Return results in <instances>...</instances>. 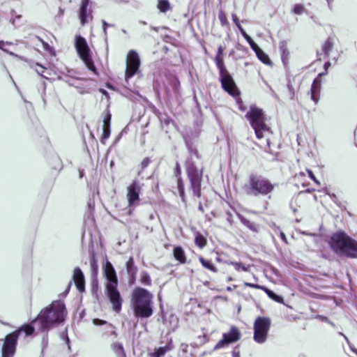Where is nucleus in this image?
Segmentation results:
<instances>
[{
	"label": "nucleus",
	"instance_id": "obj_6",
	"mask_svg": "<svg viewBox=\"0 0 357 357\" xmlns=\"http://www.w3.org/2000/svg\"><path fill=\"white\" fill-rule=\"evenodd\" d=\"M223 51L224 48L220 45L218 48L217 54L215 57V64L219 70V79L222 89L230 96L236 97L239 96L240 91L238 89L232 76L225 66L223 61Z\"/></svg>",
	"mask_w": 357,
	"mask_h": 357
},
{
	"label": "nucleus",
	"instance_id": "obj_41",
	"mask_svg": "<svg viewBox=\"0 0 357 357\" xmlns=\"http://www.w3.org/2000/svg\"><path fill=\"white\" fill-rule=\"evenodd\" d=\"M316 319H320L321 321L323 322H325V323H327L328 324H330L331 326H333V328H335V324L331 321L326 316H324V315H317L316 317Z\"/></svg>",
	"mask_w": 357,
	"mask_h": 357
},
{
	"label": "nucleus",
	"instance_id": "obj_1",
	"mask_svg": "<svg viewBox=\"0 0 357 357\" xmlns=\"http://www.w3.org/2000/svg\"><path fill=\"white\" fill-rule=\"evenodd\" d=\"M67 312L65 303L57 300L43 308L33 322H37L38 331H49L65 321Z\"/></svg>",
	"mask_w": 357,
	"mask_h": 357
},
{
	"label": "nucleus",
	"instance_id": "obj_5",
	"mask_svg": "<svg viewBox=\"0 0 357 357\" xmlns=\"http://www.w3.org/2000/svg\"><path fill=\"white\" fill-rule=\"evenodd\" d=\"M275 185L268 178L257 173H251L248 183L245 185V190L250 196L270 197L269 195L273 192Z\"/></svg>",
	"mask_w": 357,
	"mask_h": 357
},
{
	"label": "nucleus",
	"instance_id": "obj_17",
	"mask_svg": "<svg viewBox=\"0 0 357 357\" xmlns=\"http://www.w3.org/2000/svg\"><path fill=\"white\" fill-rule=\"evenodd\" d=\"M73 280L79 292H83L85 289L84 275L80 268L76 267L74 269Z\"/></svg>",
	"mask_w": 357,
	"mask_h": 357
},
{
	"label": "nucleus",
	"instance_id": "obj_29",
	"mask_svg": "<svg viewBox=\"0 0 357 357\" xmlns=\"http://www.w3.org/2000/svg\"><path fill=\"white\" fill-rule=\"evenodd\" d=\"M334 45L333 40L331 38H327L322 47V51L325 56L328 57L331 51L333 50Z\"/></svg>",
	"mask_w": 357,
	"mask_h": 357
},
{
	"label": "nucleus",
	"instance_id": "obj_50",
	"mask_svg": "<svg viewBox=\"0 0 357 357\" xmlns=\"http://www.w3.org/2000/svg\"><path fill=\"white\" fill-rule=\"evenodd\" d=\"M227 264L233 265L234 266V268L236 271H239L240 268H241V262H236V261H229V262H227Z\"/></svg>",
	"mask_w": 357,
	"mask_h": 357
},
{
	"label": "nucleus",
	"instance_id": "obj_48",
	"mask_svg": "<svg viewBox=\"0 0 357 357\" xmlns=\"http://www.w3.org/2000/svg\"><path fill=\"white\" fill-rule=\"evenodd\" d=\"M150 162H151L150 158H145L141 162L142 169H145L146 167H147L149 166V165L150 164Z\"/></svg>",
	"mask_w": 357,
	"mask_h": 357
},
{
	"label": "nucleus",
	"instance_id": "obj_10",
	"mask_svg": "<svg viewBox=\"0 0 357 357\" xmlns=\"http://www.w3.org/2000/svg\"><path fill=\"white\" fill-rule=\"evenodd\" d=\"M140 59L135 50H130L127 55L126 69L125 79L128 82V79L132 77L139 70L140 66Z\"/></svg>",
	"mask_w": 357,
	"mask_h": 357
},
{
	"label": "nucleus",
	"instance_id": "obj_62",
	"mask_svg": "<svg viewBox=\"0 0 357 357\" xmlns=\"http://www.w3.org/2000/svg\"><path fill=\"white\" fill-rule=\"evenodd\" d=\"M36 72H37V73H38V75H40L41 77H44V78H46V79L47 78V77L43 74L44 70H43L42 72H40L38 70H36Z\"/></svg>",
	"mask_w": 357,
	"mask_h": 357
},
{
	"label": "nucleus",
	"instance_id": "obj_4",
	"mask_svg": "<svg viewBox=\"0 0 357 357\" xmlns=\"http://www.w3.org/2000/svg\"><path fill=\"white\" fill-rule=\"evenodd\" d=\"M104 275L107 280L106 294L112 305V310L119 313L122 308L123 298L118 290V279L114 266L107 261L103 267Z\"/></svg>",
	"mask_w": 357,
	"mask_h": 357
},
{
	"label": "nucleus",
	"instance_id": "obj_33",
	"mask_svg": "<svg viewBox=\"0 0 357 357\" xmlns=\"http://www.w3.org/2000/svg\"><path fill=\"white\" fill-rule=\"evenodd\" d=\"M140 281L144 285L150 286L151 284V277L146 271H142L141 273Z\"/></svg>",
	"mask_w": 357,
	"mask_h": 357
},
{
	"label": "nucleus",
	"instance_id": "obj_18",
	"mask_svg": "<svg viewBox=\"0 0 357 357\" xmlns=\"http://www.w3.org/2000/svg\"><path fill=\"white\" fill-rule=\"evenodd\" d=\"M174 349V344L172 340H170L165 346L156 347L153 351L149 353V357H163L165 354Z\"/></svg>",
	"mask_w": 357,
	"mask_h": 357
},
{
	"label": "nucleus",
	"instance_id": "obj_27",
	"mask_svg": "<svg viewBox=\"0 0 357 357\" xmlns=\"http://www.w3.org/2000/svg\"><path fill=\"white\" fill-rule=\"evenodd\" d=\"M238 218L241 221V222L245 225L246 227H248L250 230L257 232L258 231V227L257 225L253 222L245 218L242 215H238Z\"/></svg>",
	"mask_w": 357,
	"mask_h": 357
},
{
	"label": "nucleus",
	"instance_id": "obj_23",
	"mask_svg": "<svg viewBox=\"0 0 357 357\" xmlns=\"http://www.w3.org/2000/svg\"><path fill=\"white\" fill-rule=\"evenodd\" d=\"M279 50L280 52L281 59L282 61V63L285 65L286 63L288 61L289 56V52L287 48V44L285 40L280 42Z\"/></svg>",
	"mask_w": 357,
	"mask_h": 357
},
{
	"label": "nucleus",
	"instance_id": "obj_21",
	"mask_svg": "<svg viewBox=\"0 0 357 357\" xmlns=\"http://www.w3.org/2000/svg\"><path fill=\"white\" fill-rule=\"evenodd\" d=\"M321 89V81L318 77L315 78L311 86V99L317 104L319 100Z\"/></svg>",
	"mask_w": 357,
	"mask_h": 357
},
{
	"label": "nucleus",
	"instance_id": "obj_3",
	"mask_svg": "<svg viewBox=\"0 0 357 357\" xmlns=\"http://www.w3.org/2000/svg\"><path fill=\"white\" fill-rule=\"evenodd\" d=\"M329 245L334 253L349 258H357V241L344 231L339 230L331 236Z\"/></svg>",
	"mask_w": 357,
	"mask_h": 357
},
{
	"label": "nucleus",
	"instance_id": "obj_58",
	"mask_svg": "<svg viewBox=\"0 0 357 357\" xmlns=\"http://www.w3.org/2000/svg\"><path fill=\"white\" fill-rule=\"evenodd\" d=\"M232 357H240V352H239V351L234 350L232 351Z\"/></svg>",
	"mask_w": 357,
	"mask_h": 357
},
{
	"label": "nucleus",
	"instance_id": "obj_46",
	"mask_svg": "<svg viewBox=\"0 0 357 357\" xmlns=\"http://www.w3.org/2000/svg\"><path fill=\"white\" fill-rule=\"evenodd\" d=\"M172 87L174 89V91H178V87L180 86V82H179L178 79L177 78H174L172 80Z\"/></svg>",
	"mask_w": 357,
	"mask_h": 357
},
{
	"label": "nucleus",
	"instance_id": "obj_42",
	"mask_svg": "<svg viewBox=\"0 0 357 357\" xmlns=\"http://www.w3.org/2000/svg\"><path fill=\"white\" fill-rule=\"evenodd\" d=\"M243 38L248 43L251 49L252 50H255V48H257L258 45L252 40V38L248 34H246L245 37H243Z\"/></svg>",
	"mask_w": 357,
	"mask_h": 357
},
{
	"label": "nucleus",
	"instance_id": "obj_36",
	"mask_svg": "<svg viewBox=\"0 0 357 357\" xmlns=\"http://www.w3.org/2000/svg\"><path fill=\"white\" fill-rule=\"evenodd\" d=\"M93 324L96 326L107 325V328H114V326L112 324L107 323V321L96 318L93 320Z\"/></svg>",
	"mask_w": 357,
	"mask_h": 357
},
{
	"label": "nucleus",
	"instance_id": "obj_54",
	"mask_svg": "<svg viewBox=\"0 0 357 357\" xmlns=\"http://www.w3.org/2000/svg\"><path fill=\"white\" fill-rule=\"evenodd\" d=\"M38 38V40L43 43V45L44 47V48L45 50L48 49L50 47V45L47 43V42H45L43 39H41L40 37H37Z\"/></svg>",
	"mask_w": 357,
	"mask_h": 357
},
{
	"label": "nucleus",
	"instance_id": "obj_8",
	"mask_svg": "<svg viewBox=\"0 0 357 357\" xmlns=\"http://www.w3.org/2000/svg\"><path fill=\"white\" fill-rule=\"evenodd\" d=\"M186 174L190 183V188L192 191L193 196L201 197L202 169H199L194 162L188 161L186 162Z\"/></svg>",
	"mask_w": 357,
	"mask_h": 357
},
{
	"label": "nucleus",
	"instance_id": "obj_16",
	"mask_svg": "<svg viewBox=\"0 0 357 357\" xmlns=\"http://www.w3.org/2000/svg\"><path fill=\"white\" fill-rule=\"evenodd\" d=\"M126 271L128 275V283L130 285L135 284L138 268L135 264L133 257H130L126 264Z\"/></svg>",
	"mask_w": 357,
	"mask_h": 357
},
{
	"label": "nucleus",
	"instance_id": "obj_64",
	"mask_svg": "<svg viewBox=\"0 0 357 357\" xmlns=\"http://www.w3.org/2000/svg\"><path fill=\"white\" fill-rule=\"evenodd\" d=\"M239 31L243 37H245V35L248 34L243 28L242 29L239 30Z\"/></svg>",
	"mask_w": 357,
	"mask_h": 357
},
{
	"label": "nucleus",
	"instance_id": "obj_56",
	"mask_svg": "<svg viewBox=\"0 0 357 357\" xmlns=\"http://www.w3.org/2000/svg\"><path fill=\"white\" fill-rule=\"evenodd\" d=\"M102 26H105V27H106L107 29L108 27H112V26H114V24H109V23H107V22L105 20H102Z\"/></svg>",
	"mask_w": 357,
	"mask_h": 357
},
{
	"label": "nucleus",
	"instance_id": "obj_12",
	"mask_svg": "<svg viewBox=\"0 0 357 357\" xmlns=\"http://www.w3.org/2000/svg\"><path fill=\"white\" fill-rule=\"evenodd\" d=\"M241 333L237 327H231L228 333L222 334V338L215 345L214 350L227 347L230 344L237 342L241 338Z\"/></svg>",
	"mask_w": 357,
	"mask_h": 357
},
{
	"label": "nucleus",
	"instance_id": "obj_2",
	"mask_svg": "<svg viewBox=\"0 0 357 357\" xmlns=\"http://www.w3.org/2000/svg\"><path fill=\"white\" fill-rule=\"evenodd\" d=\"M153 296L147 289L137 287L132 292L130 306L137 319H148L153 314Z\"/></svg>",
	"mask_w": 357,
	"mask_h": 357
},
{
	"label": "nucleus",
	"instance_id": "obj_57",
	"mask_svg": "<svg viewBox=\"0 0 357 357\" xmlns=\"http://www.w3.org/2000/svg\"><path fill=\"white\" fill-rule=\"evenodd\" d=\"M115 328H116L115 327H114V328H111L112 330L110 331V335H112L114 338L118 337V333L116 331Z\"/></svg>",
	"mask_w": 357,
	"mask_h": 357
},
{
	"label": "nucleus",
	"instance_id": "obj_32",
	"mask_svg": "<svg viewBox=\"0 0 357 357\" xmlns=\"http://www.w3.org/2000/svg\"><path fill=\"white\" fill-rule=\"evenodd\" d=\"M195 243L199 248H203L206 244V239L201 234H197L195 238Z\"/></svg>",
	"mask_w": 357,
	"mask_h": 357
},
{
	"label": "nucleus",
	"instance_id": "obj_45",
	"mask_svg": "<svg viewBox=\"0 0 357 357\" xmlns=\"http://www.w3.org/2000/svg\"><path fill=\"white\" fill-rule=\"evenodd\" d=\"M244 285L246 287L253 288V289H261V290H264V287H265V286H262V285H260L258 284L250 283V282H245Z\"/></svg>",
	"mask_w": 357,
	"mask_h": 357
},
{
	"label": "nucleus",
	"instance_id": "obj_49",
	"mask_svg": "<svg viewBox=\"0 0 357 357\" xmlns=\"http://www.w3.org/2000/svg\"><path fill=\"white\" fill-rule=\"evenodd\" d=\"M309 177L317 184L319 185V181L316 178L315 176L314 175L312 171L307 169V170Z\"/></svg>",
	"mask_w": 357,
	"mask_h": 357
},
{
	"label": "nucleus",
	"instance_id": "obj_51",
	"mask_svg": "<svg viewBox=\"0 0 357 357\" xmlns=\"http://www.w3.org/2000/svg\"><path fill=\"white\" fill-rule=\"evenodd\" d=\"M338 334L344 337V338L345 339L347 343L348 344L350 349L353 351V349H354L355 347L351 344V343H350L349 339L347 338V337L345 335H344L342 333H341V332H340Z\"/></svg>",
	"mask_w": 357,
	"mask_h": 357
},
{
	"label": "nucleus",
	"instance_id": "obj_39",
	"mask_svg": "<svg viewBox=\"0 0 357 357\" xmlns=\"http://www.w3.org/2000/svg\"><path fill=\"white\" fill-rule=\"evenodd\" d=\"M40 332L43 333L42 340H41V345H42L43 350L48 345V331H40Z\"/></svg>",
	"mask_w": 357,
	"mask_h": 357
},
{
	"label": "nucleus",
	"instance_id": "obj_38",
	"mask_svg": "<svg viewBox=\"0 0 357 357\" xmlns=\"http://www.w3.org/2000/svg\"><path fill=\"white\" fill-rule=\"evenodd\" d=\"M187 149L191 155V156L195 155L196 158H199V153L196 149H194L192 145L189 144L188 142H185Z\"/></svg>",
	"mask_w": 357,
	"mask_h": 357
},
{
	"label": "nucleus",
	"instance_id": "obj_31",
	"mask_svg": "<svg viewBox=\"0 0 357 357\" xmlns=\"http://www.w3.org/2000/svg\"><path fill=\"white\" fill-rule=\"evenodd\" d=\"M199 260L204 268L214 273H216L218 271V269L216 268L215 265L210 260L206 259L202 257H200Z\"/></svg>",
	"mask_w": 357,
	"mask_h": 357
},
{
	"label": "nucleus",
	"instance_id": "obj_61",
	"mask_svg": "<svg viewBox=\"0 0 357 357\" xmlns=\"http://www.w3.org/2000/svg\"><path fill=\"white\" fill-rule=\"evenodd\" d=\"M198 210L201 212V213H204V208L202 206V204L201 202L199 203V205H198Z\"/></svg>",
	"mask_w": 357,
	"mask_h": 357
},
{
	"label": "nucleus",
	"instance_id": "obj_15",
	"mask_svg": "<svg viewBox=\"0 0 357 357\" xmlns=\"http://www.w3.org/2000/svg\"><path fill=\"white\" fill-rule=\"evenodd\" d=\"M174 176L176 178L177 189L181 201L186 203V196L185 192L184 182L181 177V168L180 164L176 162L174 167Z\"/></svg>",
	"mask_w": 357,
	"mask_h": 357
},
{
	"label": "nucleus",
	"instance_id": "obj_60",
	"mask_svg": "<svg viewBox=\"0 0 357 357\" xmlns=\"http://www.w3.org/2000/svg\"><path fill=\"white\" fill-rule=\"evenodd\" d=\"M280 238H281V239H282V241H284L287 242V238H286V236H285L284 233V232H282V231H281V232H280Z\"/></svg>",
	"mask_w": 357,
	"mask_h": 357
},
{
	"label": "nucleus",
	"instance_id": "obj_34",
	"mask_svg": "<svg viewBox=\"0 0 357 357\" xmlns=\"http://www.w3.org/2000/svg\"><path fill=\"white\" fill-rule=\"evenodd\" d=\"M218 18L222 26H228L229 25L227 15L222 10H219Z\"/></svg>",
	"mask_w": 357,
	"mask_h": 357
},
{
	"label": "nucleus",
	"instance_id": "obj_7",
	"mask_svg": "<svg viewBox=\"0 0 357 357\" xmlns=\"http://www.w3.org/2000/svg\"><path fill=\"white\" fill-rule=\"evenodd\" d=\"M245 118L254 129L257 138L261 139L264 132H270L271 129L265 123L266 117L261 109L251 105L250 110L245 114Z\"/></svg>",
	"mask_w": 357,
	"mask_h": 357
},
{
	"label": "nucleus",
	"instance_id": "obj_40",
	"mask_svg": "<svg viewBox=\"0 0 357 357\" xmlns=\"http://www.w3.org/2000/svg\"><path fill=\"white\" fill-rule=\"evenodd\" d=\"M305 11V8L302 4H295L293 8V12L296 15H301Z\"/></svg>",
	"mask_w": 357,
	"mask_h": 357
},
{
	"label": "nucleus",
	"instance_id": "obj_24",
	"mask_svg": "<svg viewBox=\"0 0 357 357\" xmlns=\"http://www.w3.org/2000/svg\"><path fill=\"white\" fill-rule=\"evenodd\" d=\"M90 268H91V277L93 280H96V281L93 280V282H96V286L98 285V282L96 280L98 272V261L94 255V254L92 255L91 259H90Z\"/></svg>",
	"mask_w": 357,
	"mask_h": 357
},
{
	"label": "nucleus",
	"instance_id": "obj_52",
	"mask_svg": "<svg viewBox=\"0 0 357 357\" xmlns=\"http://www.w3.org/2000/svg\"><path fill=\"white\" fill-rule=\"evenodd\" d=\"M330 66H331V62H330V61H327V62H326V63H324V68H325V70H326V73H319L318 76H319V77H320V76H322V75H324L326 74V73H327V69H328Z\"/></svg>",
	"mask_w": 357,
	"mask_h": 357
},
{
	"label": "nucleus",
	"instance_id": "obj_25",
	"mask_svg": "<svg viewBox=\"0 0 357 357\" xmlns=\"http://www.w3.org/2000/svg\"><path fill=\"white\" fill-rule=\"evenodd\" d=\"M173 254L174 258L178 261L181 264H185L186 261V257L185 252L182 247L176 246L173 250Z\"/></svg>",
	"mask_w": 357,
	"mask_h": 357
},
{
	"label": "nucleus",
	"instance_id": "obj_30",
	"mask_svg": "<svg viewBox=\"0 0 357 357\" xmlns=\"http://www.w3.org/2000/svg\"><path fill=\"white\" fill-rule=\"evenodd\" d=\"M157 8L161 13H166L171 9L169 0H158Z\"/></svg>",
	"mask_w": 357,
	"mask_h": 357
},
{
	"label": "nucleus",
	"instance_id": "obj_14",
	"mask_svg": "<svg viewBox=\"0 0 357 357\" xmlns=\"http://www.w3.org/2000/svg\"><path fill=\"white\" fill-rule=\"evenodd\" d=\"M141 191V187L137 181L135 180L128 187V201L129 206L133 205L139 199V193Z\"/></svg>",
	"mask_w": 357,
	"mask_h": 357
},
{
	"label": "nucleus",
	"instance_id": "obj_47",
	"mask_svg": "<svg viewBox=\"0 0 357 357\" xmlns=\"http://www.w3.org/2000/svg\"><path fill=\"white\" fill-rule=\"evenodd\" d=\"M287 88L289 89L290 98L293 99L294 97V89L290 82L287 84Z\"/></svg>",
	"mask_w": 357,
	"mask_h": 357
},
{
	"label": "nucleus",
	"instance_id": "obj_43",
	"mask_svg": "<svg viewBox=\"0 0 357 357\" xmlns=\"http://www.w3.org/2000/svg\"><path fill=\"white\" fill-rule=\"evenodd\" d=\"M85 64L86 65L87 68L91 70V71H93V72H95L96 70V66L91 59V56H89V61H83Z\"/></svg>",
	"mask_w": 357,
	"mask_h": 357
},
{
	"label": "nucleus",
	"instance_id": "obj_22",
	"mask_svg": "<svg viewBox=\"0 0 357 357\" xmlns=\"http://www.w3.org/2000/svg\"><path fill=\"white\" fill-rule=\"evenodd\" d=\"M110 348L116 357H127L123 345L121 342H113L110 344Z\"/></svg>",
	"mask_w": 357,
	"mask_h": 357
},
{
	"label": "nucleus",
	"instance_id": "obj_59",
	"mask_svg": "<svg viewBox=\"0 0 357 357\" xmlns=\"http://www.w3.org/2000/svg\"><path fill=\"white\" fill-rule=\"evenodd\" d=\"M241 269L242 271H248V266H245L244 264H243L241 263L240 270H241Z\"/></svg>",
	"mask_w": 357,
	"mask_h": 357
},
{
	"label": "nucleus",
	"instance_id": "obj_19",
	"mask_svg": "<svg viewBox=\"0 0 357 357\" xmlns=\"http://www.w3.org/2000/svg\"><path fill=\"white\" fill-rule=\"evenodd\" d=\"M90 0H82L81 6L79 10V18L82 26H84L87 22L89 12L88 11V6L89 5Z\"/></svg>",
	"mask_w": 357,
	"mask_h": 357
},
{
	"label": "nucleus",
	"instance_id": "obj_26",
	"mask_svg": "<svg viewBox=\"0 0 357 357\" xmlns=\"http://www.w3.org/2000/svg\"><path fill=\"white\" fill-rule=\"evenodd\" d=\"M255 52L257 58L264 64H270L271 63V61L269 59L268 56L259 47L255 48Z\"/></svg>",
	"mask_w": 357,
	"mask_h": 357
},
{
	"label": "nucleus",
	"instance_id": "obj_9",
	"mask_svg": "<svg viewBox=\"0 0 357 357\" xmlns=\"http://www.w3.org/2000/svg\"><path fill=\"white\" fill-rule=\"evenodd\" d=\"M271 324L270 318L266 317H258L255 319L253 327V339L256 342L262 344L266 342Z\"/></svg>",
	"mask_w": 357,
	"mask_h": 357
},
{
	"label": "nucleus",
	"instance_id": "obj_13",
	"mask_svg": "<svg viewBox=\"0 0 357 357\" xmlns=\"http://www.w3.org/2000/svg\"><path fill=\"white\" fill-rule=\"evenodd\" d=\"M75 47L79 58L82 61H89L91 56V50L86 40L80 35L75 36Z\"/></svg>",
	"mask_w": 357,
	"mask_h": 357
},
{
	"label": "nucleus",
	"instance_id": "obj_37",
	"mask_svg": "<svg viewBox=\"0 0 357 357\" xmlns=\"http://www.w3.org/2000/svg\"><path fill=\"white\" fill-rule=\"evenodd\" d=\"M111 119H112V114L109 112V110H106L105 112V116L103 118V125L104 127H110L111 126Z\"/></svg>",
	"mask_w": 357,
	"mask_h": 357
},
{
	"label": "nucleus",
	"instance_id": "obj_44",
	"mask_svg": "<svg viewBox=\"0 0 357 357\" xmlns=\"http://www.w3.org/2000/svg\"><path fill=\"white\" fill-rule=\"evenodd\" d=\"M61 338L65 340L66 344L68 347V349H70V341L68 336L67 330H66L65 331H63L61 333Z\"/></svg>",
	"mask_w": 357,
	"mask_h": 357
},
{
	"label": "nucleus",
	"instance_id": "obj_28",
	"mask_svg": "<svg viewBox=\"0 0 357 357\" xmlns=\"http://www.w3.org/2000/svg\"><path fill=\"white\" fill-rule=\"evenodd\" d=\"M266 295L273 301L278 303H283L284 299L283 297L280 295H278L275 292H274L273 290L269 289L266 287H264V289L263 290Z\"/></svg>",
	"mask_w": 357,
	"mask_h": 357
},
{
	"label": "nucleus",
	"instance_id": "obj_53",
	"mask_svg": "<svg viewBox=\"0 0 357 357\" xmlns=\"http://www.w3.org/2000/svg\"><path fill=\"white\" fill-rule=\"evenodd\" d=\"M231 18H232V20H233L234 23L235 24V25L238 24V23H240L239 20L236 14L232 13Z\"/></svg>",
	"mask_w": 357,
	"mask_h": 357
},
{
	"label": "nucleus",
	"instance_id": "obj_55",
	"mask_svg": "<svg viewBox=\"0 0 357 357\" xmlns=\"http://www.w3.org/2000/svg\"><path fill=\"white\" fill-rule=\"evenodd\" d=\"M102 31H103V35H104V40L106 43H107V28L105 26H102Z\"/></svg>",
	"mask_w": 357,
	"mask_h": 357
},
{
	"label": "nucleus",
	"instance_id": "obj_63",
	"mask_svg": "<svg viewBox=\"0 0 357 357\" xmlns=\"http://www.w3.org/2000/svg\"><path fill=\"white\" fill-rule=\"evenodd\" d=\"M236 287V285H233V287H230V286H228L226 289L227 291H231L234 289H235Z\"/></svg>",
	"mask_w": 357,
	"mask_h": 357
},
{
	"label": "nucleus",
	"instance_id": "obj_20",
	"mask_svg": "<svg viewBox=\"0 0 357 357\" xmlns=\"http://www.w3.org/2000/svg\"><path fill=\"white\" fill-rule=\"evenodd\" d=\"M35 324L37 326V322H33V319L30 323L23 324L13 333H16L17 334L18 339L22 332H24L26 336H29L32 335L35 331Z\"/></svg>",
	"mask_w": 357,
	"mask_h": 357
},
{
	"label": "nucleus",
	"instance_id": "obj_35",
	"mask_svg": "<svg viewBox=\"0 0 357 357\" xmlns=\"http://www.w3.org/2000/svg\"><path fill=\"white\" fill-rule=\"evenodd\" d=\"M111 134L110 127L102 126V135L100 139L102 144H105V141L109 137Z\"/></svg>",
	"mask_w": 357,
	"mask_h": 357
},
{
	"label": "nucleus",
	"instance_id": "obj_11",
	"mask_svg": "<svg viewBox=\"0 0 357 357\" xmlns=\"http://www.w3.org/2000/svg\"><path fill=\"white\" fill-rule=\"evenodd\" d=\"M3 340L1 357H13L17 345V334L16 333H10Z\"/></svg>",
	"mask_w": 357,
	"mask_h": 357
}]
</instances>
